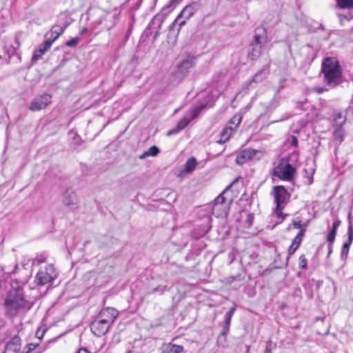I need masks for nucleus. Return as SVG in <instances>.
<instances>
[{
    "mask_svg": "<svg viewBox=\"0 0 353 353\" xmlns=\"http://www.w3.org/2000/svg\"><path fill=\"white\" fill-rule=\"evenodd\" d=\"M319 75L323 76V83L330 88L339 85L341 83L342 68L338 59L334 57L324 58Z\"/></svg>",
    "mask_w": 353,
    "mask_h": 353,
    "instance_id": "1",
    "label": "nucleus"
},
{
    "mask_svg": "<svg viewBox=\"0 0 353 353\" xmlns=\"http://www.w3.org/2000/svg\"><path fill=\"white\" fill-rule=\"evenodd\" d=\"M190 121H191V119H190L187 117L182 118L181 119H180L179 121L176 128L175 129H172V130H170L168 132V135H172V134H176V133L179 132L189 124Z\"/></svg>",
    "mask_w": 353,
    "mask_h": 353,
    "instance_id": "25",
    "label": "nucleus"
},
{
    "mask_svg": "<svg viewBox=\"0 0 353 353\" xmlns=\"http://www.w3.org/2000/svg\"><path fill=\"white\" fill-rule=\"evenodd\" d=\"M51 102L52 96L49 94L43 93L32 100L29 109L33 112L39 111L46 108Z\"/></svg>",
    "mask_w": 353,
    "mask_h": 353,
    "instance_id": "7",
    "label": "nucleus"
},
{
    "mask_svg": "<svg viewBox=\"0 0 353 353\" xmlns=\"http://www.w3.org/2000/svg\"><path fill=\"white\" fill-rule=\"evenodd\" d=\"M242 120V117L239 114H235L234 117L231 118L230 121L227 123V125H230L235 128V130L237 129L238 126L241 123Z\"/></svg>",
    "mask_w": 353,
    "mask_h": 353,
    "instance_id": "29",
    "label": "nucleus"
},
{
    "mask_svg": "<svg viewBox=\"0 0 353 353\" xmlns=\"http://www.w3.org/2000/svg\"><path fill=\"white\" fill-rule=\"evenodd\" d=\"M335 237H336V234L331 232H329V234L327 236V240L330 244L333 243V242L335 240Z\"/></svg>",
    "mask_w": 353,
    "mask_h": 353,
    "instance_id": "41",
    "label": "nucleus"
},
{
    "mask_svg": "<svg viewBox=\"0 0 353 353\" xmlns=\"http://www.w3.org/2000/svg\"><path fill=\"white\" fill-rule=\"evenodd\" d=\"M53 43V41H51V38H46V40L41 43L38 48L35 50L32 60L37 61L40 59L42 56L51 48Z\"/></svg>",
    "mask_w": 353,
    "mask_h": 353,
    "instance_id": "13",
    "label": "nucleus"
},
{
    "mask_svg": "<svg viewBox=\"0 0 353 353\" xmlns=\"http://www.w3.org/2000/svg\"><path fill=\"white\" fill-rule=\"evenodd\" d=\"M48 254L46 252H43L39 254L34 260V263L41 264L46 262L48 258Z\"/></svg>",
    "mask_w": 353,
    "mask_h": 353,
    "instance_id": "33",
    "label": "nucleus"
},
{
    "mask_svg": "<svg viewBox=\"0 0 353 353\" xmlns=\"http://www.w3.org/2000/svg\"><path fill=\"white\" fill-rule=\"evenodd\" d=\"M166 290H168L166 285H159L156 288H152L151 293H159V294H163Z\"/></svg>",
    "mask_w": 353,
    "mask_h": 353,
    "instance_id": "34",
    "label": "nucleus"
},
{
    "mask_svg": "<svg viewBox=\"0 0 353 353\" xmlns=\"http://www.w3.org/2000/svg\"><path fill=\"white\" fill-rule=\"evenodd\" d=\"M236 310V305H233L232 307H230V310L225 314L224 322L223 325V330L221 331V333L219 336H223L225 339L226 337V335L230 331V324H231V319L232 316L234 314V312Z\"/></svg>",
    "mask_w": 353,
    "mask_h": 353,
    "instance_id": "16",
    "label": "nucleus"
},
{
    "mask_svg": "<svg viewBox=\"0 0 353 353\" xmlns=\"http://www.w3.org/2000/svg\"><path fill=\"white\" fill-rule=\"evenodd\" d=\"M263 49V46L250 42L248 51V57L252 61L257 60L261 55Z\"/></svg>",
    "mask_w": 353,
    "mask_h": 353,
    "instance_id": "19",
    "label": "nucleus"
},
{
    "mask_svg": "<svg viewBox=\"0 0 353 353\" xmlns=\"http://www.w3.org/2000/svg\"><path fill=\"white\" fill-rule=\"evenodd\" d=\"M177 3H178V0H170L169 3L163 8V10L167 8H170L172 6L177 4Z\"/></svg>",
    "mask_w": 353,
    "mask_h": 353,
    "instance_id": "44",
    "label": "nucleus"
},
{
    "mask_svg": "<svg viewBox=\"0 0 353 353\" xmlns=\"http://www.w3.org/2000/svg\"><path fill=\"white\" fill-rule=\"evenodd\" d=\"M264 353H271V352H270V350L268 347H267V348L265 349V350Z\"/></svg>",
    "mask_w": 353,
    "mask_h": 353,
    "instance_id": "49",
    "label": "nucleus"
},
{
    "mask_svg": "<svg viewBox=\"0 0 353 353\" xmlns=\"http://www.w3.org/2000/svg\"><path fill=\"white\" fill-rule=\"evenodd\" d=\"M198 9V4L196 3H192L191 4H189L186 6L182 11L180 12V14L178 15L176 19L172 22V23L169 27V34L168 38L170 37L172 31H174V29L175 28V26L178 21V20L183 17L185 19H189L191 17H192L196 11ZM185 23V20L181 21L179 24V28L178 32L179 31L180 28Z\"/></svg>",
    "mask_w": 353,
    "mask_h": 353,
    "instance_id": "5",
    "label": "nucleus"
},
{
    "mask_svg": "<svg viewBox=\"0 0 353 353\" xmlns=\"http://www.w3.org/2000/svg\"><path fill=\"white\" fill-rule=\"evenodd\" d=\"M79 41H80V37L77 36L76 37L72 39L71 40L68 41L65 43V46L68 47H70V48H74L77 46V45L78 44Z\"/></svg>",
    "mask_w": 353,
    "mask_h": 353,
    "instance_id": "36",
    "label": "nucleus"
},
{
    "mask_svg": "<svg viewBox=\"0 0 353 353\" xmlns=\"http://www.w3.org/2000/svg\"><path fill=\"white\" fill-rule=\"evenodd\" d=\"M57 276V272L52 264L48 265L44 269H41L37 274L35 282L39 285H44L52 282Z\"/></svg>",
    "mask_w": 353,
    "mask_h": 353,
    "instance_id": "6",
    "label": "nucleus"
},
{
    "mask_svg": "<svg viewBox=\"0 0 353 353\" xmlns=\"http://www.w3.org/2000/svg\"><path fill=\"white\" fill-rule=\"evenodd\" d=\"M118 311L113 307H104L103 308L100 312L98 314L97 316H98L101 320L105 321L108 324L111 325L118 316Z\"/></svg>",
    "mask_w": 353,
    "mask_h": 353,
    "instance_id": "9",
    "label": "nucleus"
},
{
    "mask_svg": "<svg viewBox=\"0 0 353 353\" xmlns=\"http://www.w3.org/2000/svg\"><path fill=\"white\" fill-rule=\"evenodd\" d=\"M250 42L265 47L268 42L266 28L263 26L256 28L254 32L253 39Z\"/></svg>",
    "mask_w": 353,
    "mask_h": 353,
    "instance_id": "10",
    "label": "nucleus"
},
{
    "mask_svg": "<svg viewBox=\"0 0 353 353\" xmlns=\"http://www.w3.org/2000/svg\"><path fill=\"white\" fill-rule=\"evenodd\" d=\"M298 143H299L298 139L295 136L292 135L290 137V143L292 146L295 147V148L298 147V144H299Z\"/></svg>",
    "mask_w": 353,
    "mask_h": 353,
    "instance_id": "40",
    "label": "nucleus"
},
{
    "mask_svg": "<svg viewBox=\"0 0 353 353\" xmlns=\"http://www.w3.org/2000/svg\"><path fill=\"white\" fill-rule=\"evenodd\" d=\"M87 32H88V29L86 28H83L79 32V36L81 37L82 35H83Z\"/></svg>",
    "mask_w": 353,
    "mask_h": 353,
    "instance_id": "47",
    "label": "nucleus"
},
{
    "mask_svg": "<svg viewBox=\"0 0 353 353\" xmlns=\"http://www.w3.org/2000/svg\"><path fill=\"white\" fill-rule=\"evenodd\" d=\"M340 225H341V221L339 219L335 220L334 222L333 223L332 229L330 232H333L336 234L338 228L340 226Z\"/></svg>",
    "mask_w": 353,
    "mask_h": 353,
    "instance_id": "37",
    "label": "nucleus"
},
{
    "mask_svg": "<svg viewBox=\"0 0 353 353\" xmlns=\"http://www.w3.org/2000/svg\"><path fill=\"white\" fill-rule=\"evenodd\" d=\"M165 19V17L163 14H156L150 23L148 25V28H154L157 30V32L161 29V25Z\"/></svg>",
    "mask_w": 353,
    "mask_h": 353,
    "instance_id": "24",
    "label": "nucleus"
},
{
    "mask_svg": "<svg viewBox=\"0 0 353 353\" xmlns=\"http://www.w3.org/2000/svg\"><path fill=\"white\" fill-rule=\"evenodd\" d=\"M332 117L333 123L336 127H343L346 121V116L340 110H334Z\"/></svg>",
    "mask_w": 353,
    "mask_h": 353,
    "instance_id": "22",
    "label": "nucleus"
},
{
    "mask_svg": "<svg viewBox=\"0 0 353 353\" xmlns=\"http://www.w3.org/2000/svg\"><path fill=\"white\" fill-rule=\"evenodd\" d=\"M345 131L342 127H336L333 132L332 142L338 148L344 140Z\"/></svg>",
    "mask_w": 353,
    "mask_h": 353,
    "instance_id": "23",
    "label": "nucleus"
},
{
    "mask_svg": "<svg viewBox=\"0 0 353 353\" xmlns=\"http://www.w3.org/2000/svg\"><path fill=\"white\" fill-rule=\"evenodd\" d=\"M258 150L252 148H246L242 150L236 158V163L239 165L245 163L248 160L252 159L256 154Z\"/></svg>",
    "mask_w": 353,
    "mask_h": 353,
    "instance_id": "15",
    "label": "nucleus"
},
{
    "mask_svg": "<svg viewBox=\"0 0 353 353\" xmlns=\"http://www.w3.org/2000/svg\"><path fill=\"white\" fill-rule=\"evenodd\" d=\"M67 27L68 24L64 26L54 25L51 30L45 34V38H51V41H53L54 43L64 32Z\"/></svg>",
    "mask_w": 353,
    "mask_h": 353,
    "instance_id": "18",
    "label": "nucleus"
},
{
    "mask_svg": "<svg viewBox=\"0 0 353 353\" xmlns=\"http://www.w3.org/2000/svg\"><path fill=\"white\" fill-rule=\"evenodd\" d=\"M21 339L19 336H15L11 340V341L8 343V345H14L16 346H19Z\"/></svg>",
    "mask_w": 353,
    "mask_h": 353,
    "instance_id": "39",
    "label": "nucleus"
},
{
    "mask_svg": "<svg viewBox=\"0 0 353 353\" xmlns=\"http://www.w3.org/2000/svg\"><path fill=\"white\" fill-rule=\"evenodd\" d=\"M77 353H91L86 348L81 347L80 348Z\"/></svg>",
    "mask_w": 353,
    "mask_h": 353,
    "instance_id": "46",
    "label": "nucleus"
},
{
    "mask_svg": "<svg viewBox=\"0 0 353 353\" xmlns=\"http://www.w3.org/2000/svg\"><path fill=\"white\" fill-rule=\"evenodd\" d=\"M299 266L302 270H306L307 267V260L304 254L299 256Z\"/></svg>",
    "mask_w": 353,
    "mask_h": 353,
    "instance_id": "35",
    "label": "nucleus"
},
{
    "mask_svg": "<svg viewBox=\"0 0 353 353\" xmlns=\"http://www.w3.org/2000/svg\"><path fill=\"white\" fill-rule=\"evenodd\" d=\"M270 73V65L267 64L263 68L258 71L254 76L252 77V79L250 82V85L252 83H261L264 79H265Z\"/></svg>",
    "mask_w": 353,
    "mask_h": 353,
    "instance_id": "21",
    "label": "nucleus"
},
{
    "mask_svg": "<svg viewBox=\"0 0 353 353\" xmlns=\"http://www.w3.org/2000/svg\"><path fill=\"white\" fill-rule=\"evenodd\" d=\"M228 283H232L235 280H239V281H241L242 279L240 278V275H237L236 276H230L228 277Z\"/></svg>",
    "mask_w": 353,
    "mask_h": 353,
    "instance_id": "45",
    "label": "nucleus"
},
{
    "mask_svg": "<svg viewBox=\"0 0 353 353\" xmlns=\"http://www.w3.org/2000/svg\"><path fill=\"white\" fill-rule=\"evenodd\" d=\"M254 219V214L249 213L247 216L246 222L248 223L249 225H251L252 224Z\"/></svg>",
    "mask_w": 353,
    "mask_h": 353,
    "instance_id": "42",
    "label": "nucleus"
},
{
    "mask_svg": "<svg viewBox=\"0 0 353 353\" xmlns=\"http://www.w3.org/2000/svg\"><path fill=\"white\" fill-rule=\"evenodd\" d=\"M127 353H134V352L132 350H129Z\"/></svg>",
    "mask_w": 353,
    "mask_h": 353,
    "instance_id": "50",
    "label": "nucleus"
},
{
    "mask_svg": "<svg viewBox=\"0 0 353 353\" xmlns=\"http://www.w3.org/2000/svg\"><path fill=\"white\" fill-rule=\"evenodd\" d=\"M197 165V161L194 157H191L187 160L185 164V170L188 173L194 171Z\"/></svg>",
    "mask_w": 353,
    "mask_h": 353,
    "instance_id": "27",
    "label": "nucleus"
},
{
    "mask_svg": "<svg viewBox=\"0 0 353 353\" xmlns=\"http://www.w3.org/2000/svg\"><path fill=\"white\" fill-rule=\"evenodd\" d=\"M292 225H293V227L296 229H300V230L301 229H305L306 228V225H304L303 226V225L301 224V221H296V220H293L292 221Z\"/></svg>",
    "mask_w": 353,
    "mask_h": 353,
    "instance_id": "38",
    "label": "nucleus"
},
{
    "mask_svg": "<svg viewBox=\"0 0 353 353\" xmlns=\"http://www.w3.org/2000/svg\"><path fill=\"white\" fill-rule=\"evenodd\" d=\"M305 231L306 229H301V230H299L296 236L292 240V244L290 245L288 250V255L286 259L285 266L288 265L290 256L292 255L300 246L303 240V236H304Z\"/></svg>",
    "mask_w": 353,
    "mask_h": 353,
    "instance_id": "12",
    "label": "nucleus"
},
{
    "mask_svg": "<svg viewBox=\"0 0 353 353\" xmlns=\"http://www.w3.org/2000/svg\"><path fill=\"white\" fill-rule=\"evenodd\" d=\"M195 65V58L188 57L187 59L181 61L178 65V70L180 73L185 74L188 70Z\"/></svg>",
    "mask_w": 353,
    "mask_h": 353,
    "instance_id": "20",
    "label": "nucleus"
},
{
    "mask_svg": "<svg viewBox=\"0 0 353 353\" xmlns=\"http://www.w3.org/2000/svg\"><path fill=\"white\" fill-rule=\"evenodd\" d=\"M184 348L182 345L169 343L165 349L167 353H182Z\"/></svg>",
    "mask_w": 353,
    "mask_h": 353,
    "instance_id": "28",
    "label": "nucleus"
},
{
    "mask_svg": "<svg viewBox=\"0 0 353 353\" xmlns=\"http://www.w3.org/2000/svg\"><path fill=\"white\" fill-rule=\"evenodd\" d=\"M63 203L71 209H77L78 206V197L73 191L67 190L63 196Z\"/></svg>",
    "mask_w": 353,
    "mask_h": 353,
    "instance_id": "14",
    "label": "nucleus"
},
{
    "mask_svg": "<svg viewBox=\"0 0 353 353\" xmlns=\"http://www.w3.org/2000/svg\"><path fill=\"white\" fill-rule=\"evenodd\" d=\"M232 185V183L229 185L224 191L220 194L215 199H214V207H216L219 204H223L225 202V197L223 196V194L225 192H226L228 189H230Z\"/></svg>",
    "mask_w": 353,
    "mask_h": 353,
    "instance_id": "30",
    "label": "nucleus"
},
{
    "mask_svg": "<svg viewBox=\"0 0 353 353\" xmlns=\"http://www.w3.org/2000/svg\"><path fill=\"white\" fill-rule=\"evenodd\" d=\"M160 150L156 145L151 146L147 151L139 156L140 159H144L148 157H156L159 154Z\"/></svg>",
    "mask_w": 353,
    "mask_h": 353,
    "instance_id": "26",
    "label": "nucleus"
},
{
    "mask_svg": "<svg viewBox=\"0 0 353 353\" xmlns=\"http://www.w3.org/2000/svg\"><path fill=\"white\" fill-rule=\"evenodd\" d=\"M338 5L341 8H353V0H336Z\"/></svg>",
    "mask_w": 353,
    "mask_h": 353,
    "instance_id": "31",
    "label": "nucleus"
},
{
    "mask_svg": "<svg viewBox=\"0 0 353 353\" xmlns=\"http://www.w3.org/2000/svg\"><path fill=\"white\" fill-rule=\"evenodd\" d=\"M350 215L351 214H349V223H348V228H347V240L346 242H345L343 245L341 252V258L342 259H345L347 258L350 248L351 246V244L353 241V223L350 220Z\"/></svg>",
    "mask_w": 353,
    "mask_h": 353,
    "instance_id": "11",
    "label": "nucleus"
},
{
    "mask_svg": "<svg viewBox=\"0 0 353 353\" xmlns=\"http://www.w3.org/2000/svg\"><path fill=\"white\" fill-rule=\"evenodd\" d=\"M16 47H14V48L16 50V48H18L20 46V43L19 42L18 39H16Z\"/></svg>",
    "mask_w": 353,
    "mask_h": 353,
    "instance_id": "48",
    "label": "nucleus"
},
{
    "mask_svg": "<svg viewBox=\"0 0 353 353\" xmlns=\"http://www.w3.org/2000/svg\"><path fill=\"white\" fill-rule=\"evenodd\" d=\"M331 252H332V250H331V248H330L329 250V252L330 253Z\"/></svg>",
    "mask_w": 353,
    "mask_h": 353,
    "instance_id": "51",
    "label": "nucleus"
},
{
    "mask_svg": "<svg viewBox=\"0 0 353 353\" xmlns=\"http://www.w3.org/2000/svg\"><path fill=\"white\" fill-rule=\"evenodd\" d=\"M111 325L107 323L105 321L101 320L98 316L91 323L90 329L92 332L97 336L105 335Z\"/></svg>",
    "mask_w": 353,
    "mask_h": 353,
    "instance_id": "8",
    "label": "nucleus"
},
{
    "mask_svg": "<svg viewBox=\"0 0 353 353\" xmlns=\"http://www.w3.org/2000/svg\"><path fill=\"white\" fill-rule=\"evenodd\" d=\"M295 173V168L289 163L288 159L285 158L281 159L272 171L273 176L286 181H292Z\"/></svg>",
    "mask_w": 353,
    "mask_h": 353,
    "instance_id": "4",
    "label": "nucleus"
},
{
    "mask_svg": "<svg viewBox=\"0 0 353 353\" xmlns=\"http://www.w3.org/2000/svg\"><path fill=\"white\" fill-rule=\"evenodd\" d=\"M271 194L274 196L276 204L275 213L280 221H283L286 215H283L282 210L285 205L288 202L290 198V194L283 185H276L273 187Z\"/></svg>",
    "mask_w": 353,
    "mask_h": 353,
    "instance_id": "3",
    "label": "nucleus"
},
{
    "mask_svg": "<svg viewBox=\"0 0 353 353\" xmlns=\"http://www.w3.org/2000/svg\"><path fill=\"white\" fill-rule=\"evenodd\" d=\"M4 305L6 313L12 316H15L19 310L30 307L20 290L10 291L5 300Z\"/></svg>",
    "mask_w": 353,
    "mask_h": 353,
    "instance_id": "2",
    "label": "nucleus"
},
{
    "mask_svg": "<svg viewBox=\"0 0 353 353\" xmlns=\"http://www.w3.org/2000/svg\"><path fill=\"white\" fill-rule=\"evenodd\" d=\"M206 106H207V104H202V105H200L194 108L191 111V119H194L195 118H196L198 117V115L199 114L200 112L203 109L205 108Z\"/></svg>",
    "mask_w": 353,
    "mask_h": 353,
    "instance_id": "32",
    "label": "nucleus"
},
{
    "mask_svg": "<svg viewBox=\"0 0 353 353\" xmlns=\"http://www.w3.org/2000/svg\"><path fill=\"white\" fill-rule=\"evenodd\" d=\"M235 132V128L230 125H226L219 134V139L216 140V143L223 144L228 141L230 137Z\"/></svg>",
    "mask_w": 353,
    "mask_h": 353,
    "instance_id": "17",
    "label": "nucleus"
},
{
    "mask_svg": "<svg viewBox=\"0 0 353 353\" xmlns=\"http://www.w3.org/2000/svg\"><path fill=\"white\" fill-rule=\"evenodd\" d=\"M37 345H35L34 343H29L27 345L26 347H27V352L26 353H30V352H32V350H34L36 347H37Z\"/></svg>",
    "mask_w": 353,
    "mask_h": 353,
    "instance_id": "43",
    "label": "nucleus"
}]
</instances>
